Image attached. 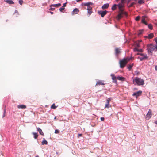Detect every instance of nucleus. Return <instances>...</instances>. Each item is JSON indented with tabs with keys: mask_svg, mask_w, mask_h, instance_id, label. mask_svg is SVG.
<instances>
[{
	"mask_svg": "<svg viewBox=\"0 0 157 157\" xmlns=\"http://www.w3.org/2000/svg\"><path fill=\"white\" fill-rule=\"evenodd\" d=\"M132 58H124L122 60H120L119 63L120 67L121 68H123L126 65L127 63L132 59Z\"/></svg>",
	"mask_w": 157,
	"mask_h": 157,
	"instance_id": "obj_2",
	"label": "nucleus"
},
{
	"mask_svg": "<svg viewBox=\"0 0 157 157\" xmlns=\"http://www.w3.org/2000/svg\"><path fill=\"white\" fill-rule=\"evenodd\" d=\"M133 65V64H132L129 65L128 66V68L129 69V70H130L132 67Z\"/></svg>",
	"mask_w": 157,
	"mask_h": 157,
	"instance_id": "obj_28",
	"label": "nucleus"
},
{
	"mask_svg": "<svg viewBox=\"0 0 157 157\" xmlns=\"http://www.w3.org/2000/svg\"><path fill=\"white\" fill-rule=\"evenodd\" d=\"M142 31H140V32H139V35H140V34H141L142 33Z\"/></svg>",
	"mask_w": 157,
	"mask_h": 157,
	"instance_id": "obj_46",
	"label": "nucleus"
},
{
	"mask_svg": "<svg viewBox=\"0 0 157 157\" xmlns=\"http://www.w3.org/2000/svg\"><path fill=\"white\" fill-rule=\"evenodd\" d=\"M50 13L52 14L53 13L52 12H50Z\"/></svg>",
	"mask_w": 157,
	"mask_h": 157,
	"instance_id": "obj_51",
	"label": "nucleus"
},
{
	"mask_svg": "<svg viewBox=\"0 0 157 157\" xmlns=\"http://www.w3.org/2000/svg\"><path fill=\"white\" fill-rule=\"evenodd\" d=\"M42 145H47L48 144V142L46 140H45L44 138V140L42 142Z\"/></svg>",
	"mask_w": 157,
	"mask_h": 157,
	"instance_id": "obj_25",
	"label": "nucleus"
},
{
	"mask_svg": "<svg viewBox=\"0 0 157 157\" xmlns=\"http://www.w3.org/2000/svg\"><path fill=\"white\" fill-rule=\"evenodd\" d=\"M88 13L90 15L92 13V8L91 7H87Z\"/></svg>",
	"mask_w": 157,
	"mask_h": 157,
	"instance_id": "obj_15",
	"label": "nucleus"
},
{
	"mask_svg": "<svg viewBox=\"0 0 157 157\" xmlns=\"http://www.w3.org/2000/svg\"><path fill=\"white\" fill-rule=\"evenodd\" d=\"M138 55H140V56H143L144 55H145L146 54H144V53H138Z\"/></svg>",
	"mask_w": 157,
	"mask_h": 157,
	"instance_id": "obj_39",
	"label": "nucleus"
},
{
	"mask_svg": "<svg viewBox=\"0 0 157 157\" xmlns=\"http://www.w3.org/2000/svg\"><path fill=\"white\" fill-rule=\"evenodd\" d=\"M148 58V56L147 54H145L142 57H138V59H139L140 61H143L147 59Z\"/></svg>",
	"mask_w": 157,
	"mask_h": 157,
	"instance_id": "obj_8",
	"label": "nucleus"
},
{
	"mask_svg": "<svg viewBox=\"0 0 157 157\" xmlns=\"http://www.w3.org/2000/svg\"><path fill=\"white\" fill-rule=\"evenodd\" d=\"M154 35L152 33L149 34L148 35V37L149 38L151 39L153 37Z\"/></svg>",
	"mask_w": 157,
	"mask_h": 157,
	"instance_id": "obj_27",
	"label": "nucleus"
},
{
	"mask_svg": "<svg viewBox=\"0 0 157 157\" xmlns=\"http://www.w3.org/2000/svg\"><path fill=\"white\" fill-rule=\"evenodd\" d=\"M111 76L112 77V79L113 80V82L115 83H116L117 82V81L116 80L117 77H116L114 74H112L111 75Z\"/></svg>",
	"mask_w": 157,
	"mask_h": 157,
	"instance_id": "obj_11",
	"label": "nucleus"
},
{
	"mask_svg": "<svg viewBox=\"0 0 157 157\" xmlns=\"http://www.w3.org/2000/svg\"><path fill=\"white\" fill-rule=\"evenodd\" d=\"M147 48L148 50V52L149 54L151 55H152V52L153 51H156V45L154 44H151L147 45Z\"/></svg>",
	"mask_w": 157,
	"mask_h": 157,
	"instance_id": "obj_1",
	"label": "nucleus"
},
{
	"mask_svg": "<svg viewBox=\"0 0 157 157\" xmlns=\"http://www.w3.org/2000/svg\"><path fill=\"white\" fill-rule=\"evenodd\" d=\"M137 46L138 47H140V44H139L138 43V44H137Z\"/></svg>",
	"mask_w": 157,
	"mask_h": 157,
	"instance_id": "obj_48",
	"label": "nucleus"
},
{
	"mask_svg": "<svg viewBox=\"0 0 157 157\" xmlns=\"http://www.w3.org/2000/svg\"><path fill=\"white\" fill-rule=\"evenodd\" d=\"M144 0H138V3L140 4H142L144 3Z\"/></svg>",
	"mask_w": 157,
	"mask_h": 157,
	"instance_id": "obj_24",
	"label": "nucleus"
},
{
	"mask_svg": "<svg viewBox=\"0 0 157 157\" xmlns=\"http://www.w3.org/2000/svg\"><path fill=\"white\" fill-rule=\"evenodd\" d=\"M107 12L108 11L106 10L104 11H100L98 12V13L101 15V17H103L107 14Z\"/></svg>",
	"mask_w": 157,
	"mask_h": 157,
	"instance_id": "obj_7",
	"label": "nucleus"
},
{
	"mask_svg": "<svg viewBox=\"0 0 157 157\" xmlns=\"http://www.w3.org/2000/svg\"><path fill=\"white\" fill-rule=\"evenodd\" d=\"M82 136V134H79L78 135V138H79L80 136Z\"/></svg>",
	"mask_w": 157,
	"mask_h": 157,
	"instance_id": "obj_42",
	"label": "nucleus"
},
{
	"mask_svg": "<svg viewBox=\"0 0 157 157\" xmlns=\"http://www.w3.org/2000/svg\"><path fill=\"white\" fill-rule=\"evenodd\" d=\"M83 4L84 6H88V7H90V5H92L93 3L91 2H88L87 3H84Z\"/></svg>",
	"mask_w": 157,
	"mask_h": 157,
	"instance_id": "obj_20",
	"label": "nucleus"
},
{
	"mask_svg": "<svg viewBox=\"0 0 157 157\" xmlns=\"http://www.w3.org/2000/svg\"><path fill=\"white\" fill-rule=\"evenodd\" d=\"M64 9L65 8L62 6L61 7L59 8V10L61 12H62L64 10Z\"/></svg>",
	"mask_w": 157,
	"mask_h": 157,
	"instance_id": "obj_34",
	"label": "nucleus"
},
{
	"mask_svg": "<svg viewBox=\"0 0 157 157\" xmlns=\"http://www.w3.org/2000/svg\"><path fill=\"white\" fill-rule=\"evenodd\" d=\"M109 6V4L108 3H106L103 5L102 6V9L104 10L108 8Z\"/></svg>",
	"mask_w": 157,
	"mask_h": 157,
	"instance_id": "obj_13",
	"label": "nucleus"
},
{
	"mask_svg": "<svg viewBox=\"0 0 157 157\" xmlns=\"http://www.w3.org/2000/svg\"><path fill=\"white\" fill-rule=\"evenodd\" d=\"M117 6L118 7L119 11H124L123 7H124V4L121 3L117 5Z\"/></svg>",
	"mask_w": 157,
	"mask_h": 157,
	"instance_id": "obj_5",
	"label": "nucleus"
},
{
	"mask_svg": "<svg viewBox=\"0 0 157 157\" xmlns=\"http://www.w3.org/2000/svg\"><path fill=\"white\" fill-rule=\"evenodd\" d=\"M55 9V8H51L50 9V10H54Z\"/></svg>",
	"mask_w": 157,
	"mask_h": 157,
	"instance_id": "obj_43",
	"label": "nucleus"
},
{
	"mask_svg": "<svg viewBox=\"0 0 157 157\" xmlns=\"http://www.w3.org/2000/svg\"><path fill=\"white\" fill-rule=\"evenodd\" d=\"M56 108V107L55 105V104H53L51 107V109H55Z\"/></svg>",
	"mask_w": 157,
	"mask_h": 157,
	"instance_id": "obj_29",
	"label": "nucleus"
},
{
	"mask_svg": "<svg viewBox=\"0 0 157 157\" xmlns=\"http://www.w3.org/2000/svg\"><path fill=\"white\" fill-rule=\"evenodd\" d=\"M124 14L125 15H127L126 12L123 11H119V14L117 16V19L118 20L120 19L123 17V15Z\"/></svg>",
	"mask_w": 157,
	"mask_h": 157,
	"instance_id": "obj_4",
	"label": "nucleus"
},
{
	"mask_svg": "<svg viewBox=\"0 0 157 157\" xmlns=\"http://www.w3.org/2000/svg\"><path fill=\"white\" fill-rule=\"evenodd\" d=\"M154 40L156 44H157V38H155Z\"/></svg>",
	"mask_w": 157,
	"mask_h": 157,
	"instance_id": "obj_44",
	"label": "nucleus"
},
{
	"mask_svg": "<svg viewBox=\"0 0 157 157\" xmlns=\"http://www.w3.org/2000/svg\"><path fill=\"white\" fill-rule=\"evenodd\" d=\"M110 99L109 98H108L106 100V103L105 105V108H109V102H110Z\"/></svg>",
	"mask_w": 157,
	"mask_h": 157,
	"instance_id": "obj_12",
	"label": "nucleus"
},
{
	"mask_svg": "<svg viewBox=\"0 0 157 157\" xmlns=\"http://www.w3.org/2000/svg\"><path fill=\"white\" fill-rule=\"evenodd\" d=\"M5 113H6V111L5 110H4V114H3V117H4L5 116Z\"/></svg>",
	"mask_w": 157,
	"mask_h": 157,
	"instance_id": "obj_45",
	"label": "nucleus"
},
{
	"mask_svg": "<svg viewBox=\"0 0 157 157\" xmlns=\"http://www.w3.org/2000/svg\"><path fill=\"white\" fill-rule=\"evenodd\" d=\"M23 2L22 0H20L19 1V3L21 5L22 4Z\"/></svg>",
	"mask_w": 157,
	"mask_h": 157,
	"instance_id": "obj_36",
	"label": "nucleus"
},
{
	"mask_svg": "<svg viewBox=\"0 0 157 157\" xmlns=\"http://www.w3.org/2000/svg\"><path fill=\"white\" fill-rule=\"evenodd\" d=\"M155 123L156 124H157V120H156V121H155Z\"/></svg>",
	"mask_w": 157,
	"mask_h": 157,
	"instance_id": "obj_50",
	"label": "nucleus"
},
{
	"mask_svg": "<svg viewBox=\"0 0 157 157\" xmlns=\"http://www.w3.org/2000/svg\"><path fill=\"white\" fill-rule=\"evenodd\" d=\"M134 51H139V52H142V50L141 49H138L137 48H135L134 49Z\"/></svg>",
	"mask_w": 157,
	"mask_h": 157,
	"instance_id": "obj_31",
	"label": "nucleus"
},
{
	"mask_svg": "<svg viewBox=\"0 0 157 157\" xmlns=\"http://www.w3.org/2000/svg\"><path fill=\"white\" fill-rule=\"evenodd\" d=\"M145 17L144 16H143L142 17V19L141 21L143 23H144V22H145Z\"/></svg>",
	"mask_w": 157,
	"mask_h": 157,
	"instance_id": "obj_32",
	"label": "nucleus"
},
{
	"mask_svg": "<svg viewBox=\"0 0 157 157\" xmlns=\"http://www.w3.org/2000/svg\"><path fill=\"white\" fill-rule=\"evenodd\" d=\"M32 134L33 135L35 139H36L37 138L38 135L37 133L33 132Z\"/></svg>",
	"mask_w": 157,
	"mask_h": 157,
	"instance_id": "obj_23",
	"label": "nucleus"
},
{
	"mask_svg": "<svg viewBox=\"0 0 157 157\" xmlns=\"http://www.w3.org/2000/svg\"><path fill=\"white\" fill-rule=\"evenodd\" d=\"M115 54L116 55H118L121 52L120 49L117 48H116L115 49Z\"/></svg>",
	"mask_w": 157,
	"mask_h": 157,
	"instance_id": "obj_14",
	"label": "nucleus"
},
{
	"mask_svg": "<svg viewBox=\"0 0 157 157\" xmlns=\"http://www.w3.org/2000/svg\"><path fill=\"white\" fill-rule=\"evenodd\" d=\"M5 2L10 4H14V2L11 0H6Z\"/></svg>",
	"mask_w": 157,
	"mask_h": 157,
	"instance_id": "obj_22",
	"label": "nucleus"
},
{
	"mask_svg": "<svg viewBox=\"0 0 157 157\" xmlns=\"http://www.w3.org/2000/svg\"><path fill=\"white\" fill-rule=\"evenodd\" d=\"M104 81L98 80L96 83V85H104L105 84L103 82Z\"/></svg>",
	"mask_w": 157,
	"mask_h": 157,
	"instance_id": "obj_18",
	"label": "nucleus"
},
{
	"mask_svg": "<svg viewBox=\"0 0 157 157\" xmlns=\"http://www.w3.org/2000/svg\"><path fill=\"white\" fill-rule=\"evenodd\" d=\"M117 79L119 80L123 81L125 80V78L124 77L118 76L117 77Z\"/></svg>",
	"mask_w": 157,
	"mask_h": 157,
	"instance_id": "obj_17",
	"label": "nucleus"
},
{
	"mask_svg": "<svg viewBox=\"0 0 157 157\" xmlns=\"http://www.w3.org/2000/svg\"><path fill=\"white\" fill-rule=\"evenodd\" d=\"M143 23L145 24L146 25H147V23L146 22V21L144 22Z\"/></svg>",
	"mask_w": 157,
	"mask_h": 157,
	"instance_id": "obj_47",
	"label": "nucleus"
},
{
	"mask_svg": "<svg viewBox=\"0 0 157 157\" xmlns=\"http://www.w3.org/2000/svg\"><path fill=\"white\" fill-rule=\"evenodd\" d=\"M155 68L156 71H157V66L156 65L155 66Z\"/></svg>",
	"mask_w": 157,
	"mask_h": 157,
	"instance_id": "obj_49",
	"label": "nucleus"
},
{
	"mask_svg": "<svg viewBox=\"0 0 157 157\" xmlns=\"http://www.w3.org/2000/svg\"><path fill=\"white\" fill-rule=\"evenodd\" d=\"M117 6V5L116 4H114V5H113L112 7V10L113 11L115 10L116 9V6Z\"/></svg>",
	"mask_w": 157,
	"mask_h": 157,
	"instance_id": "obj_26",
	"label": "nucleus"
},
{
	"mask_svg": "<svg viewBox=\"0 0 157 157\" xmlns=\"http://www.w3.org/2000/svg\"><path fill=\"white\" fill-rule=\"evenodd\" d=\"M142 94V91H139L137 92L134 93L132 95L133 96H135V97L137 98L138 96H139L141 95Z\"/></svg>",
	"mask_w": 157,
	"mask_h": 157,
	"instance_id": "obj_9",
	"label": "nucleus"
},
{
	"mask_svg": "<svg viewBox=\"0 0 157 157\" xmlns=\"http://www.w3.org/2000/svg\"><path fill=\"white\" fill-rule=\"evenodd\" d=\"M156 50H157V45H156Z\"/></svg>",
	"mask_w": 157,
	"mask_h": 157,
	"instance_id": "obj_52",
	"label": "nucleus"
},
{
	"mask_svg": "<svg viewBox=\"0 0 157 157\" xmlns=\"http://www.w3.org/2000/svg\"><path fill=\"white\" fill-rule=\"evenodd\" d=\"M59 131L58 129H56L55 130V133L56 134H58L59 133Z\"/></svg>",
	"mask_w": 157,
	"mask_h": 157,
	"instance_id": "obj_37",
	"label": "nucleus"
},
{
	"mask_svg": "<svg viewBox=\"0 0 157 157\" xmlns=\"http://www.w3.org/2000/svg\"><path fill=\"white\" fill-rule=\"evenodd\" d=\"M100 119L102 121H104L105 119L103 117H101Z\"/></svg>",
	"mask_w": 157,
	"mask_h": 157,
	"instance_id": "obj_40",
	"label": "nucleus"
},
{
	"mask_svg": "<svg viewBox=\"0 0 157 157\" xmlns=\"http://www.w3.org/2000/svg\"><path fill=\"white\" fill-rule=\"evenodd\" d=\"M66 3H64L63 4V5L62 6V7L64 8V7L66 6Z\"/></svg>",
	"mask_w": 157,
	"mask_h": 157,
	"instance_id": "obj_41",
	"label": "nucleus"
},
{
	"mask_svg": "<svg viewBox=\"0 0 157 157\" xmlns=\"http://www.w3.org/2000/svg\"><path fill=\"white\" fill-rule=\"evenodd\" d=\"M61 5V4L60 3H59L57 4H52L50 5V6H54V7H59Z\"/></svg>",
	"mask_w": 157,
	"mask_h": 157,
	"instance_id": "obj_21",
	"label": "nucleus"
},
{
	"mask_svg": "<svg viewBox=\"0 0 157 157\" xmlns=\"http://www.w3.org/2000/svg\"><path fill=\"white\" fill-rule=\"evenodd\" d=\"M36 157H39L38 155H37L36 156Z\"/></svg>",
	"mask_w": 157,
	"mask_h": 157,
	"instance_id": "obj_53",
	"label": "nucleus"
},
{
	"mask_svg": "<svg viewBox=\"0 0 157 157\" xmlns=\"http://www.w3.org/2000/svg\"><path fill=\"white\" fill-rule=\"evenodd\" d=\"M117 1H118L119 0H116Z\"/></svg>",
	"mask_w": 157,
	"mask_h": 157,
	"instance_id": "obj_54",
	"label": "nucleus"
},
{
	"mask_svg": "<svg viewBox=\"0 0 157 157\" xmlns=\"http://www.w3.org/2000/svg\"><path fill=\"white\" fill-rule=\"evenodd\" d=\"M17 108L19 109H25L26 108V106L24 105H18Z\"/></svg>",
	"mask_w": 157,
	"mask_h": 157,
	"instance_id": "obj_19",
	"label": "nucleus"
},
{
	"mask_svg": "<svg viewBox=\"0 0 157 157\" xmlns=\"http://www.w3.org/2000/svg\"><path fill=\"white\" fill-rule=\"evenodd\" d=\"M135 81L136 84L139 86L143 85L144 84V81L143 79L138 77H136L133 80V82Z\"/></svg>",
	"mask_w": 157,
	"mask_h": 157,
	"instance_id": "obj_3",
	"label": "nucleus"
},
{
	"mask_svg": "<svg viewBox=\"0 0 157 157\" xmlns=\"http://www.w3.org/2000/svg\"><path fill=\"white\" fill-rule=\"evenodd\" d=\"M36 129H37V130L39 132L40 134L41 135L43 136H44V133L43 132L42 130L40 128H39L37 127L36 128Z\"/></svg>",
	"mask_w": 157,
	"mask_h": 157,
	"instance_id": "obj_16",
	"label": "nucleus"
},
{
	"mask_svg": "<svg viewBox=\"0 0 157 157\" xmlns=\"http://www.w3.org/2000/svg\"><path fill=\"white\" fill-rule=\"evenodd\" d=\"M126 0H121V3L124 4L126 2Z\"/></svg>",
	"mask_w": 157,
	"mask_h": 157,
	"instance_id": "obj_38",
	"label": "nucleus"
},
{
	"mask_svg": "<svg viewBox=\"0 0 157 157\" xmlns=\"http://www.w3.org/2000/svg\"><path fill=\"white\" fill-rule=\"evenodd\" d=\"M152 114V113L151 110V109H149L148 113L146 116L145 118L147 120L149 119L151 117Z\"/></svg>",
	"mask_w": 157,
	"mask_h": 157,
	"instance_id": "obj_6",
	"label": "nucleus"
},
{
	"mask_svg": "<svg viewBox=\"0 0 157 157\" xmlns=\"http://www.w3.org/2000/svg\"><path fill=\"white\" fill-rule=\"evenodd\" d=\"M148 27L150 29H153L152 25L151 24H149L148 25Z\"/></svg>",
	"mask_w": 157,
	"mask_h": 157,
	"instance_id": "obj_30",
	"label": "nucleus"
},
{
	"mask_svg": "<svg viewBox=\"0 0 157 157\" xmlns=\"http://www.w3.org/2000/svg\"><path fill=\"white\" fill-rule=\"evenodd\" d=\"M79 10L78 9L75 8L73 10L72 12V14L74 15L75 14H77L79 12Z\"/></svg>",
	"mask_w": 157,
	"mask_h": 157,
	"instance_id": "obj_10",
	"label": "nucleus"
},
{
	"mask_svg": "<svg viewBox=\"0 0 157 157\" xmlns=\"http://www.w3.org/2000/svg\"><path fill=\"white\" fill-rule=\"evenodd\" d=\"M140 16H138L137 17H136V18L135 20L136 21H138L140 19Z\"/></svg>",
	"mask_w": 157,
	"mask_h": 157,
	"instance_id": "obj_35",
	"label": "nucleus"
},
{
	"mask_svg": "<svg viewBox=\"0 0 157 157\" xmlns=\"http://www.w3.org/2000/svg\"><path fill=\"white\" fill-rule=\"evenodd\" d=\"M135 4L136 3H134V2H132V3L130 4V5H129V6H128V7L129 8H130V7H132L133 6V5L134 4Z\"/></svg>",
	"mask_w": 157,
	"mask_h": 157,
	"instance_id": "obj_33",
	"label": "nucleus"
}]
</instances>
